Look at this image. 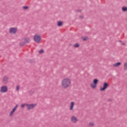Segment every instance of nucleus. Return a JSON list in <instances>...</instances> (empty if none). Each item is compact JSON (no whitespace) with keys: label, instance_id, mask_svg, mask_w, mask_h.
<instances>
[{"label":"nucleus","instance_id":"f257e3e1","mask_svg":"<svg viewBox=\"0 0 127 127\" xmlns=\"http://www.w3.org/2000/svg\"><path fill=\"white\" fill-rule=\"evenodd\" d=\"M70 84L71 81H70V79L68 78L64 79L62 82V87L64 89L68 88Z\"/></svg>","mask_w":127,"mask_h":127},{"label":"nucleus","instance_id":"f03ea898","mask_svg":"<svg viewBox=\"0 0 127 127\" xmlns=\"http://www.w3.org/2000/svg\"><path fill=\"white\" fill-rule=\"evenodd\" d=\"M34 40L36 43H39L41 41V37L38 34H35L34 36Z\"/></svg>","mask_w":127,"mask_h":127},{"label":"nucleus","instance_id":"7ed1b4c3","mask_svg":"<svg viewBox=\"0 0 127 127\" xmlns=\"http://www.w3.org/2000/svg\"><path fill=\"white\" fill-rule=\"evenodd\" d=\"M23 40H24L23 42L20 43V45H21V46H23L25 45L26 43H29V42H30V39H29V38L28 37L25 38Z\"/></svg>","mask_w":127,"mask_h":127},{"label":"nucleus","instance_id":"20e7f679","mask_svg":"<svg viewBox=\"0 0 127 127\" xmlns=\"http://www.w3.org/2000/svg\"><path fill=\"white\" fill-rule=\"evenodd\" d=\"M99 80H98L97 79H94L93 80V84H91L90 86L92 89H95L97 87V84L98 83V82Z\"/></svg>","mask_w":127,"mask_h":127},{"label":"nucleus","instance_id":"39448f33","mask_svg":"<svg viewBox=\"0 0 127 127\" xmlns=\"http://www.w3.org/2000/svg\"><path fill=\"white\" fill-rule=\"evenodd\" d=\"M16 31H17V29L14 27H11L9 29V32L11 34H15L16 33Z\"/></svg>","mask_w":127,"mask_h":127},{"label":"nucleus","instance_id":"423d86ee","mask_svg":"<svg viewBox=\"0 0 127 127\" xmlns=\"http://www.w3.org/2000/svg\"><path fill=\"white\" fill-rule=\"evenodd\" d=\"M0 93H6L7 92V86H3L0 90Z\"/></svg>","mask_w":127,"mask_h":127},{"label":"nucleus","instance_id":"0eeeda50","mask_svg":"<svg viewBox=\"0 0 127 127\" xmlns=\"http://www.w3.org/2000/svg\"><path fill=\"white\" fill-rule=\"evenodd\" d=\"M109 87V84L107 82L103 84V87L100 88V91H105Z\"/></svg>","mask_w":127,"mask_h":127},{"label":"nucleus","instance_id":"6e6552de","mask_svg":"<svg viewBox=\"0 0 127 127\" xmlns=\"http://www.w3.org/2000/svg\"><path fill=\"white\" fill-rule=\"evenodd\" d=\"M26 107H27V110H31L32 109H33L34 108V107H35V106H36V105L27 104L26 105Z\"/></svg>","mask_w":127,"mask_h":127},{"label":"nucleus","instance_id":"1a4fd4ad","mask_svg":"<svg viewBox=\"0 0 127 127\" xmlns=\"http://www.w3.org/2000/svg\"><path fill=\"white\" fill-rule=\"evenodd\" d=\"M71 122L73 124H76L78 122V119L75 116H72L70 118Z\"/></svg>","mask_w":127,"mask_h":127},{"label":"nucleus","instance_id":"9d476101","mask_svg":"<svg viewBox=\"0 0 127 127\" xmlns=\"http://www.w3.org/2000/svg\"><path fill=\"white\" fill-rule=\"evenodd\" d=\"M18 107V105L17 104L15 105V106L12 109V111L10 112L9 116L10 117H11L12 115H13V113L14 112H15V110H16V108Z\"/></svg>","mask_w":127,"mask_h":127},{"label":"nucleus","instance_id":"9b49d317","mask_svg":"<svg viewBox=\"0 0 127 127\" xmlns=\"http://www.w3.org/2000/svg\"><path fill=\"white\" fill-rule=\"evenodd\" d=\"M2 82L4 83V84H7V83L8 82V77L4 76L3 78Z\"/></svg>","mask_w":127,"mask_h":127},{"label":"nucleus","instance_id":"f8f14e48","mask_svg":"<svg viewBox=\"0 0 127 127\" xmlns=\"http://www.w3.org/2000/svg\"><path fill=\"white\" fill-rule=\"evenodd\" d=\"M121 64H122V63L118 62L113 64V67H119V66H120Z\"/></svg>","mask_w":127,"mask_h":127},{"label":"nucleus","instance_id":"ddd939ff","mask_svg":"<svg viewBox=\"0 0 127 127\" xmlns=\"http://www.w3.org/2000/svg\"><path fill=\"white\" fill-rule=\"evenodd\" d=\"M73 108H74V102H71L70 103V106L69 108L70 111H72Z\"/></svg>","mask_w":127,"mask_h":127},{"label":"nucleus","instance_id":"4468645a","mask_svg":"<svg viewBox=\"0 0 127 127\" xmlns=\"http://www.w3.org/2000/svg\"><path fill=\"white\" fill-rule=\"evenodd\" d=\"M63 24V22L59 21L58 22V26H61Z\"/></svg>","mask_w":127,"mask_h":127},{"label":"nucleus","instance_id":"2eb2a0df","mask_svg":"<svg viewBox=\"0 0 127 127\" xmlns=\"http://www.w3.org/2000/svg\"><path fill=\"white\" fill-rule=\"evenodd\" d=\"M122 10L123 11H127V7H126V6L122 7Z\"/></svg>","mask_w":127,"mask_h":127},{"label":"nucleus","instance_id":"dca6fc26","mask_svg":"<svg viewBox=\"0 0 127 127\" xmlns=\"http://www.w3.org/2000/svg\"><path fill=\"white\" fill-rule=\"evenodd\" d=\"M124 70H127V63L124 64Z\"/></svg>","mask_w":127,"mask_h":127},{"label":"nucleus","instance_id":"f3484780","mask_svg":"<svg viewBox=\"0 0 127 127\" xmlns=\"http://www.w3.org/2000/svg\"><path fill=\"white\" fill-rule=\"evenodd\" d=\"M82 39L83 41H86V40H88V37H83L82 38Z\"/></svg>","mask_w":127,"mask_h":127},{"label":"nucleus","instance_id":"a211bd4d","mask_svg":"<svg viewBox=\"0 0 127 127\" xmlns=\"http://www.w3.org/2000/svg\"><path fill=\"white\" fill-rule=\"evenodd\" d=\"M19 85H17L16 87V90L17 91H19Z\"/></svg>","mask_w":127,"mask_h":127},{"label":"nucleus","instance_id":"6ab92c4d","mask_svg":"<svg viewBox=\"0 0 127 127\" xmlns=\"http://www.w3.org/2000/svg\"><path fill=\"white\" fill-rule=\"evenodd\" d=\"M43 52H44V51H43V50H41L39 51V53L40 54H42V53H43Z\"/></svg>","mask_w":127,"mask_h":127},{"label":"nucleus","instance_id":"aec40b11","mask_svg":"<svg viewBox=\"0 0 127 127\" xmlns=\"http://www.w3.org/2000/svg\"><path fill=\"white\" fill-rule=\"evenodd\" d=\"M74 47H76V48L79 47V44L76 43V44H74Z\"/></svg>","mask_w":127,"mask_h":127},{"label":"nucleus","instance_id":"412c9836","mask_svg":"<svg viewBox=\"0 0 127 127\" xmlns=\"http://www.w3.org/2000/svg\"><path fill=\"white\" fill-rule=\"evenodd\" d=\"M25 106H26V104H23L21 105V107L22 108H24V107H25Z\"/></svg>","mask_w":127,"mask_h":127},{"label":"nucleus","instance_id":"4be33fe9","mask_svg":"<svg viewBox=\"0 0 127 127\" xmlns=\"http://www.w3.org/2000/svg\"><path fill=\"white\" fill-rule=\"evenodd\" d=\"M89 126H90V127H93V126H94V123L93 122H90Z\"/></svg>","mask_w":127,"mask_h":127},{"label":"nucleus","instance_id":"5701e85b","mask_svg":"<svg viewBox=\"0 0 127 127\" xmlns=\"http://www.w3.org/2000/svg\"><path fill=\"white\" fill-rule=\"evenodd\" d=\"M23 8L24 9H27L28 8V6H23Z\"/></svg>","mask_w":127,"mask_h":127},{"label":"nucleus","instance_id":"b1692460","mask_svg":"<svg viewBox=\"0 0 127 127\" xmlns=\"http://www.w3.org/2000/svg\"><path fill=\"white\" fill-rule=\"evenodd\" d=\"M122 45H125V43H122Z\"/></svg>","mask_w":127,"mask_h":127},{"label":"nucleus","instance_id":"393cba45","mask_svg":"<svg viewBox=\"0 0 127 127\" xmlns=\"http://www.w3.org/2000/svg\"><path fill=\"white\" fill-rule=\"evenodd\" d=\"M119 41V42L122 43V41H121V40H120V41Z\"/></svg>","mask_w":127,"mask_h":127},{"label":"nucleus","instance_id":"a878e982","mask_svg":"<svg viewBox=\"0 0 127 127\" xmlns=\"http://www.w3.org/2000/svg\"><path fill=\"white\" fill-rule=\"evenodd\" d=\"M83 17L82 16H80V18H82Z\"/></svg>","mask_w":127,"mask_h":127},{"label":"nucleus","instance_id":"bb28decb","mask_svg":"<svg viewBox=\"0 0 127 127\" xmlns=\"http://www.w3.org/2000/svg\"><path fill=\"white\" fill-rule=\"evenodd\" d=\"M81 11V10H79V11Z\"/></svg>","mask_w":127,"mask_h":127}]
</instances>
